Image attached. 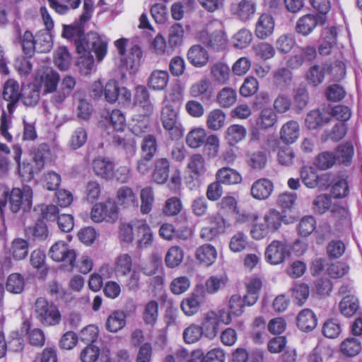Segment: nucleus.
<instances>
[{
	"label": "nucleus",
	"instance_id": "49",
	"mask_svg": "<svg viewBox=\"0 0 362 362\" xmlns=\"http://www.w3.org/2000/svg\"><path fill=\"white\" fill-rule=\"evenodd\" d=\"M199 297L197 295H192L184 298L181 302V309L187 316H192L197 313L200 308Z\"/></svg>",
	"mask_w": 362,
	"mask_h": 362
},
{
	"label": "nucleus",
	"instance_id": "55",
	"mask_svg": "<svg viewBox=\"0 0 362 362\" xmlns=\"http://www.w3.org/2000/svg\"><path fill=\"white\" fill-rule=\"evenodd\" d=\"M54 61L61 71L69 69L71 65V56L66 47H60L56 50Z\"/></svg>",
	"mask_w": 362,
	"mask_h": 362
},
{
	"label": "nucleus",
	"instance_id": "39",
	"mask_svg": "<svg viewBox=\"0 0 362 362\" xmlns=\"http://www.w3.org/2000/svg\"><path fill=\"white\" fill-rule=\"evenodd\" d=\"M339 308L344 316L352 317L359 308L358 300L353 295H347L340 301Z\"/></svg>",
	"mask_w": 362,
	"mask_h": 362
},
{
	"label": "nucleus",
	"instance_id": "25",
	"mask_svg": "<svg viewBox=\"0 0 362 362\" xmlns=\"http://www.w3.org/2000/svg\"><path fill=\"white\" fill-rule=\"evenodd\" d=\"M195 257L200 264L209 267L216 262L217 250L214 246L204 244L196 250Z\"/></svg>",
	"mask_w": 362,
	"mask_h": 362
},
{
	"label": "nucleus",
	"instance_id": "52",
	"mask_svg": "<svg viewBox=\"0 0 362 362\" xmlns=\"http://www.w3.org/2000/svg\"><path fill=\"white\" fill-rule=\"evenodd\" d=\"M158 303L152 300L148 301L144 306L143 312V320L146 324L153 325L158 319Z\"/></svg>",
	"mask_w": 362,
	"mask_h": 362
},
{
	"label": "nucleus",
	"instance_id": "40",
	"mask_svg": "<svg viewBox=\"0 0 362 362\" xmlns=\"http://www.w3.org/2000/svg\"><path fill=\"white\" fill-rule=\"evenodd\" d=\"M237 100L236 90L230 87H224L217 93L216 102L222 107L228 108Z\"/></svg>",
	"mask_w": 362,
	"mask_h": 362
},
{
	"label": "nucleus",
	"instance_id": "41",
	"mask_svg": "<svg viewBox=\"0 0 362 362\" xmlns=\"http://www.w3.org/2000/svg\"><path fill=\"white\" fill-rule=\"evenodd\" d=\"M141 206L140 211L142 214H149L153 206L155 195L151 187H145L140 192Z\"/></svg>",
	"mask_w": 362,
	"mask_h": 362
},
{
	"label": "nucleus",
	"instance_id": "5",
	"mask_svg": "<svg viewBox=\"0 0 362 362\" xmlns=\"http://www.w3.org/2000/svg\"><path fill=\"white\" fill-rule=\"evenodd\" d=\"M53 46L50 32L42 31L33 37L30 31H25L22 36V47L24 53L31 57L35 51L41 53L49 52Z\"/></svg>",
	"mask_w": 362,
	"mask_h": 362
},
{
	"label": "nucleus",
	"instance_id": "31",
	"mask_svg": "<svg viewBox=\"0 0 362 362\" xmlns=\"http://www.w3.org/2000/svg\"><path fill=\"white\" fill-rule=\"evenodd\" d=\"M126 318L124 311L115 310L107 317L105 327L110 332L116 333L125 327Z\"/></svg>",
	"mask_w": 362,
	"mask_h": 362
},
{
	"label": "nucleus",
	"instance_id": "63",
	"mask_svg": "<svg viewBox=\"0 0 362 362\" xmlns=\"http://www.w3.org/2000/svg\"><path fill=\"white\" fill-rule=\"evenodd\" d=\"M87 141V132L83 127H77L72 132L69 146L73 149H78L83 146Z\"/></svg>",
	"mask_w": 362,
	"mask_h": 362
},
{
	"label": "nucleus",
	"instance_id": "18",
	"mask_svg": "<svg viewBox=\"0 0 362 362\" xmlns=\"http://www.w3.org/2000/svg\"><path fill=\"white\" fill-rule=\"evenodd\" d=\"M92 168L97 177L105 180L112 179L114 164L109 159L102 157L95 158L92 162Z\"/></svg>",
	"mask_w": 362,
	"mask_h": 362
},
{
	"label": "nucleus",
	"instance_id": "38",
	"mask_svg": "<svg viewBox=\"0 0 362 362\" xmlns=\"http://www.w3.org/2000/svg\"><path fill=\"white\" fill-rule=\"evenodd\" d=\"M297 325L303 331H311L317 325V319L310 309H303L297 317Z\"/></svg>",
	"mask_w": 362,
	"mask_h": 362
},
{
	"label": "nucleus",
	"instance_id": "2",
	"mask_svg": "<svg viewBox=\"0 0 362 362\" xmlns=\"http://www.w3.org/2000/svg\"><path fill=\"white\" fill-rule=\"evenodd\" d=\"M289 223L283 213L272 208L263 214L259 222L252 225L250 235L253 239L260 240L279 231L283 224L287 225Z\"/></svg>",
	"mask_w": 362,
	"mask_h": 362
},
{
	"label": "nucleus",
	"instance_id": "20",
	"mask_svg": "<svg viewBox=\"0 0 362 362\" xmlns=\"http://www.w3.org/2000/svg\"><path fill=\"white\" fill-rule=\"evenodd\" d=\"M21 93L19 84L13 79L8 80L4 87L3 98L10 103L7 105L9 112H12L16 103L18 101Z\"/></svg>",
	"mask_w": 362,
	"mask_h": 362
},
{
	"label": "nucleus",
	"instance_id": "62",
	"mask_svg": "<svg viewBox=\"0 0 362 362\" xmlns=\"http://www.w3.org/2000/svg\"><path fill=\"white\" fill-rule=\"evenodd\" d=\"M354 155V148L350 144H345L338 147L337 160L339 163L348 165L351 163Z\"/></svg>",
	"mask_w": 362,
	"mask_h": 362
},
{
	"label": "nucleus",
	"instance_id": "58",
	"mask_svg": "<svg viewBox=\"0 0 362 362\" xmlns=\"http://www.w3.org/2000/svg\"><path fill=\"white\" fill-rule=\"evenodd\" d=\"M119 86L115 80H110L104 86L103 95L105 100L110 103H114L119 99Z\"/></svg>",
	"mask_w": 362,
	"mask_h": 362
},
{
	"label": "nucleus",
	"instance_id": "47",
	"mask_svg": "<svg viewBox=\"0 0 362 362\" xmlns=\"http://www.w3.org/2000/svg\"><path fill=\"white\" fill-rule=\"evenodd\" d=\"M185 36V30L180 23H175L169 29L168 43L175 48L182 45Z\"/></svg>",
	"mask_w": 362,
	"mask_h": 362
},
{
	"label": "nucleus",
	"instance_id": "42",
	"mask_svg": "<svg viewBox=\"0 0 362 362\" xmlns=\"http://www.w3.org/2000/svg\"><path fill=\"white\" fill-rule=\"evenodd\" d=\"M206 132L202 127H196L189 131L186 136V144L192 148L202 146L206 140Z\"/></svg>",
	"mask_w": 362,
	"mask_h": 362
},
{
	"label": "nucleus",
	"instance_id": "10",
	"mask_svg": "<svg viewBox=\"0 0 362 362\" xmlns=\"http://www.w3.org/2000/svg\"><path fill=\"white\" fill-rule=\"evenodd\" d=\"M32 198L33 190L29 186H24L22 189H13L9 195L11 210L16 213L21 208L30 209L32 205Z\"/></svg>",
	"mask_w": 362,
	"mask_h": 362
},
{
	"label": "nucleus",
	"instance_id": "33",
	"mask_svg": "<svg viewBox=\"0 0 362 362\" xmlns=\"http://www.w3.org/2000/svg\"><path fill=\"white\" fill-rule=\"evenodd\" d=\"M247 135L246 128L240 124L230 125L225 133V139L230 146H235L245 139Z\"/></svg>",
	"mask_w": 362,
	"mask_h": 362
},
{
	"label": "nucleus",
	"instance_id": "46",
	"mask_svg": "<svg viewBox=\"0 0 362 362\" xmlns=\"http://www.w3.org/2000/svg\"><path fill=\"white\" fill-rule=\"evenodd\" d=\"M210 85V81L207 78H202L191 86L190 94L194 98H209L211 93Z\"/></svg>",
	"mask_w": 362,
	"mask_h": 362
},
{
	"label": "nucleus",
	"instance_id": "22",
	"mask_svg": "<svg viewBox=\"0 0 362 362\" xmlns=\"http://www.w3.org/2000/svg\"><path fill=\"white\" fill-rule=\"evenodd\" d=\"M187 168L189 171V175L192 180L199 179L206 172L204 158L199 153L192 155L189 158Z\"/></svg>",
	"mask_w": 362,
	"mask_h": 362
},
{
	"label": "nucleus",
	"instance_id": "64",
	"mask_svg": "<svg viewBox=\"0 0 362 362\" xmlns=\"http://www.w3.org/2000/svg\"><path fill=\"white\" fill-rule=\"evenodd\" d=\"M316 221L311 216H306L301 218L298 225V232L301 236L310 235L315 229Z\"/></svg>",
	"mask_w": 362,
	"mask_h": 362
},
{
	"label": "nucleus",
	"instance_id": "21",
	"mask_svg": "<svg viewBox=\"0 0 362 362\" xmlns=\"http://www.w3.org/2000/svg\"><path fill=\"white\" fill-rule=\"evenodd\" d=\"M218 317L215 311H209L205 314L202 320L201 328L204 336L210 339H213L218 333Z\"/></svg>",
	"mask_w": 362,
	"mask_h": 362
},
{
	"label": "nucleus",
	"instance_id": "14",
	"mask_svg": "<svg viewBox=\"0 0 362 362\" xmlns=\"http://www.w3.org/2000/svg\"><path fill=\"white\" fill-rule=\"evenodd\" d=\"M331 71V66L327 64H314L305 72V78L312 87L317 88L322 84L325 76Z\"/></svg>",
	"mask_w": 362,
	"mask_h": 362
},
{
	"label": "nucleus",
	"instance_id": "59",
	"mask_svg": "<svg viewBox=\"0 0 362 362\" xmlns=\"http://www.w3.org/2000/svg\"><path fill=\"white\" fill-rule=\"evenodd\" d=\"M203 334L204 333L201 326L192 324L185 329L183 332V339L187 344H194L199 341Z\"/></svg>",
	"mask_w": 362,
	"mask_h": 362
},
{
	"label": "nucleus",
	"instance_id": "17",
	"mask_svg": "<svg viewBox=\"0 0 362 362\" xmlns=\"http://www.w3.org/2000/svg\"><path fill=\"white\" fill-rule=\"evenodd\" d=\"M274 26V18L269 14L263 13L256 23L255 35L259 39H266L273 33Z\"/></svg>",
	"mask_w": 362,
	"mask_h": 362
},
{
	"label": "nucleus",
	"instance_id": "23",
	"mask_svg": "<svg viewBox=\"0 0 362 362\" xmlns=\"http://www.w3.org/2000/svg\"><path fill=\"white\" fill-rule=\"evenodd\" d=\"M117 204L124 209H129L138 205L137 197L133 189L128 186L119 187L116 193Z\"/></svg>",
	"mask_w": 362,
	"mask_h": 362
},
{
	"label": "nucleus",
	"instance_id": "57",
	"mask_svg": "<svg viewBox=\"0 0 362 362\" xmlns=\"http://www.w3.org/2000/svg\"><path fill=\"white\" fill-rule=\"evenodd\" d=\"M21 95L23 103L26 106H34L39 101L40 91L35 85H29L23 90Z\"/></svg>",
	"mask_w": 362,
	"mask_h": 362
},
{
	"label": "nucleus",
	"instance_id": "30",
	"mask_svg": "<svg viewBox=\"0 0 362 362\" xmlns=\"http://www.w3.org/2000/svg\"><path fill=\"white\" fill-rule=\"evenodd\" d=\"M168 81V72L157 69L151 72L147 84L153 90H163L167 87Z\"/></svg>",
	"mask_w": 362,
	"mask_h": 362
},
{
	"label": "nucleus",
	"instance_id": "53",
	"mask_svg": "<svg viewBox=\"0 0 362 362\" xmlns=\"http://www.w3.org/2000/svg\"><path fill=\"white\" fill-rule=\"evenodd\" d=\"M132 259L127 253L120 254L115 261V270L117 273L122 276H127L132 270Z\"/></svg>",
	"mask_w": 362,
	"mask_h": 362
},
{
	"label": "nucleus",
	"instance_id": "54",
	"mask_svg": "<svg viewBox=\"0 0 362 362\" xmlns=\"http://www.w3.org/2000/svg\"><path fill=\"white\" fill-rule=\"evenodd\" d=\"M293 301L297 305H303L310 295L309 286L305 283L297 284L291 288Z\"/></svg>",
	"mask_w": 362,
	"mask_h": 362
},
{
	"label": "nucleus",
	"instance_id": "15",
	"mask_svg": "<svg viewBox=\"0 0 362 362\" xmlns=\"http://www.w3.org/2000/svg\"><path fill=\"white\" fill-rule=\"evenodd\" d=\"M257 2L255 0H241L231 6V12L243 22L249 21L255 15Z\"/></svg>",
	"mask_w": 362,
	"mask_h": 362
},
{
	"label": "nucleus",
	"instance_id": "12",
	"mask_svg": "<svg viewBox=\"0 0 362 362\" xmlns=\"http://www.w3.org/2000/svg\"><path fill=\"white\" fill-rule=\"evenodd\" d=\"M76 86L74 77L66 75L61 81L59 88L51 95L50 102L57 107H60L66 99L71 94Z\"/></svg>",
	"mask_w": 362,
	"mask_h": 362
},
{
	"label": "nucleus",
	"instance_id": "27",
	"mask_svg": "<svg viewBox=\"0 0 362 362\" xmlns=\"http://www.w3.org/2000/svg\"><path fill=\"white\" fill-rule=\"evenodd\" d=\"M134 105L141 108L146 115H149L153 110V106L150 100V95L144 86H137L135 90Z\"/></svg>",
	"mask_w": 362,
	"mask_h": 362
},
{
	"label": "nucleus",
	"instance_id": "51",
	"mask_svg": "<svg viewBox=\"0 0 362 362\" xmlns=\"http://www.w3.org/2000/svg\"><path fill=\"white\" fill-rule=\"evenodd\" d=\"M361 349V343L357 338L349 337L341 344V351L348 356H356Z\"/></svg>",
	"mask_w": 362,
	"mask_h": 362
},
{
	"label": "nucleus",
	"instance_id": "50",
	"mask_svg": "<svg viewBox=\"0 0 362 362\" xmlns=\"http://www.w3.org/2000/svg\"><path fill=\"white\" fill-rule=\"evenodd\" d=\"M25 286L23 276L18 273L10 274L6 282V289L12 293H21Z\"/></svg>",
	"mask_w": 362,
	"mask_h": 362
},
{
	"label": "nucleus",
	"instance_id": "1",
	"mask_svg": "<svg viewBox=\"0 0 362 362\" xmlns=\"http://www.w3.org/2000/svg\"><path fill=\"white\" fill-rule=\"evenodd\" d=\"M76 51L80 57L77 60V66L83 75H90L95 71L94 52L97 60L101 62L107 52V42L95 33H89L86 36H80L75 40Z\"/></svg>",
	"mask_w": 362,
	"mask_h": 362
},
{
	"label": "nucleus",
	"instance_id": "34",
	"mask_svg": "<svg viewBox=\"0 0 362 362\" xmlns=\"http://www.w3.org/2000/svg\"><path fill=\"white\" fill-rule=\"evenodd\" d=\"M211 74L214 82L224 85L229 82L230 72L229 66L222 62H218L211 67Z\"/></svg>",
	"mask_w": 362,
	"mask_h": 362
},
{
	"label": "nucleus",
	"instance_id": "35",
	"mask_svg": "<svg viewBox=\"0 0 362 362\" xmlns=\"http://www.w3.org/2000/svg\"><path fill=\"white\" fill-rule=\"evenodd\" d=\"M216 180L221 184L235 185L242 181L241 175L230 168H222L216 174Z\"/></svg>",
	"mask_w": 362,
	"mask_h": 362
},
{
	"label": "nucleus",
	"instance_id": "43",
	"mask_svg": "<svg viewBox=\"0 0 362 362\" xmlns=\"http://www.w3.org/2000/svg\"><path fill=\"white\" fill-rule=\"evenodd\" d=\"M226 114L221 109H214L206 117V126L213 131L221 129L225 124Z\"/></svg>",
	"mask_w": 362,
	"mask_h": 362
},
{
	"label": "nucleus",
	"instance_id": "11",
	"mask_svg": "<svg viewBox=\"0 0 362 362\" xmlns=\"http://www.w3.org/2000/svg\"><path fill=\"white\" fill-rule=\"evenodd\" d=\"M290 255L289 246L286 242L274 240L267 247L265 259L271 264H279Z\"/></svg>",
	"mask_w": 362,
	"mask_h": 362
},
{
	"label": "nucleus",
	"instance_id": "36",
	"mask_svg": "<svg viewBox=\"0 0 362 362\" xmlns=\"http://www.w3.org/2000/svg\"><path fill=\"white\" fill-rule=\"evenodd\" d=\"M245 158L246 163L252 169L261 170L266 166L267 156L262 151L252 152L247 149L245 152Z\"/></svg>",
	"mask_w": 362,
	"mask_h": 362
},
{
	"label": "nucleus",
	"instance_id": "7",
	"mask_svg": "<svg viewBox=\"0 0 362 362\" xmlns=\"http://www.w3.org/2000/svg\"><path fill=\"white\" fill-rule=\"evenodd\" d=\"M118 207L112 200L95 204L90 211V218L95 223H114L118 218Z\"/></svg>",
	"mask_w": 362,
	"mask_h": 362
},
{
	"label": "nucleus",
	"instance_id": "4",
	"mask_svg": "<svg viewBox=\"0 0 362 362\" xmlns=\"http://www.w3.org/2000/svg\"><path fill=\"white\" fill-rule=\"evenodd\" d=\"M179 107L167 103L161 108L160 119L163 129L173 140L184 135L185 129L179 118Z\"/></svg>",
	"mask_w": 362,
	"mask_h": 362
},
{
	"label": "nucleus",
	"instance_id": "29",
	"mask_svg": "<svg viewBox=\"0 0 362 362\" xmlns=\"http://www.w3.org/2000/svg\"><path fill=\"white\" fill-rule=\"evenodd\" d=\"M141 218H133L129 222L121 223L118 229V237L120 241L126 243H132L134 240L136 222H140Z\"/></svg>",
	"mask_w": 362,
	"mask_h": 362
},
{
	"label": "nucleus",
	"instance_id": "44",
	"mask_svg": "<svg viewBox=\"0 0 362 362\" xmlns=\"http://www.w3.org/2000/svg\"><path fill=\"white\" fill-rule=\"evenodd\" d=\"M277 121V115L275 112L269 107L262 110L256 124L260 129H268L272 127Z\"/></svg>",
	"mask_w": 362,
	"mask_h": 362
},
{
	"label": "nucleus",
	"instance_id": "48",
	"mask_svg": "<svg viewBox=\"0 0 362 362\" xmlns=\"http://www.w3.org/2000/svg\"><path fill=\"white\" fill-rule=\"evenodd\" d=\"M112 142L122 148L126 153L129 156H133L136 149V142L134 139V137L131 134L129 136H126L122 137L119 135H115L113 136Z\"/></svg>",
	"mask_w": 362,
	"mask_h": 362
},
{
	"label": "nucleus",
	"instance_id": "16",
	"mask_svg": "<svg viewBox=\"0 0 362 362\" xmlns=\"http://www.w3.org/2000/svg\"><path fill=\"white\" fill-rule=\"evenodd\" d=\"M325 17L313 14H307L300 17L296 23V32L304 35H308L313 32L318 23H325Z\"/></svg>",
	"mask_w": 362,
	"mask_h": 362
},
{
	"label": "nucleus",
	"instance_id": "19",
	"mask_svg": "<svg viewBox=\"0 0 362 362\" xmlns=\"http://www.w3.org/2000/svg\"><path fill=\"white\" fill-rule=\"evenodd\" d=\"M273 189V183L269 180L261 178L252 185L250 194L257 200H265L271 195Z\"/></svg>",
	"mask_w": 362,
	"mask_h": 362
},
{
	"label": "nucleus",
	"instance_id": "32",
	"mask_svg": "<svg viewBox=\"0 0 362 362\" xmlns=\"http://www.w3.org/2000/svg\"><path fill=\"white\" fill-rule=\"evenodd\" d=\"M170 172V161L167 158H158L155 162V168L153 173V180L158 184H164Z\"/></svg>",
	"mask_w": 362,
	"mask_h": 362
},
{
	"label": "nucleus",
	"instance_id": "61",
	"mask_svg": "<svg viewBox=\"0 0 362 362\" xmlns=\"http://www.w3.org/2000/svg\"><path fill=\"white\" fill-rule=\"evenodd\" d=\"M182 209V202L177 197L168 198L163 206V214L168 216L177 215Z\"/></svg>",
	"mask_w": 362,
	"mask_h": 362
},
{
	"label": "nucleus",
	"instance_id": "3",
	"mask_svg": "<svg viewBox=\"0 0 362 362\" xmlns=\"http://www.w3.org/2000/svg\"><path fill=\"white\" fill-rule=\"evenodd\" d=\"M198 39L212 49L220 51L227 47L228 40L220 21L209 22L197 33Z\"/></svg>",
	"mask_w": 362,
	"mask_h": 362
},
{
	"label": "nucleus",
	"instance_id": "8",
	"mask_svg": "<svg viewBox=\"0 0 362 362\" xmlns=\"http://www.w3.org/2000/svg\"><path fill=\"white\" fill-rule=\"evenodd\" d=\"M59 79V74L52 68L42 66L37 73L35 82L43 93L52 95L57 90Z\"/></svg>",
	"mask_w": 362,
	"mask_h": 362
},
{
	"label": "nucleus",
	"instance_id": "24",
	"mask_svg": "<svg viewBox=\"0 0 362 362\" xmlns=\"http://www.w3.org/2000/svg\"><path fill=\"white\" fill-rule=\"evenodd\" d=\"M300 179L303 183L310 189H314L317 187L320 180H328V175L320 176L315 169L310 166H304L300 172Z\"/></svg>",
	"mask_w": 362,
	"mask_h": 362
},
{
	"label": "nucleus",
	"instance_id": "9",
	"mask_svg": "<svg viewBox=\"0 0 362 362\" xmlns=\"http://www.w3.org/2000/svg\"><path fill=\"white\" fill-rule=\"evenodd\" d=\"M48 255L54 262H64L71 267L75 266L76 253L63 240L57 241L52 245L49 248Z\"/></svg>",
	"mask_w": 362,
	"mask_h": 362
},
{
	"label": "nucleus",
	"instance_id": "37",
	"mask_svg": "<svg viewBox=\"0 0 362 362\" xmlns=\"http://www.w3.org/2000/svg\"><path fill=\"white\" fill-rule=\"evenodd\" d=\"M29 243L23 238H15L11 243L9 254L16 260L24 259L28 255Z\"/></svg>",
	"mask_w": 362,
	"mask_h": 362
},
{
	"label": "nucleus",
	"instance_id": "13",
	"mask_svg": "<svg viewBox=\"0 0 362 362\" xmlns=\"http://www.w3.org/2000/svg\"><path fill=\"white\" fill-rule=\"evenodd\" d=\"M153 233L146 219L141 218L136 222L134 240L136 247L140 250L150 247L153 243Z\"/></svg>",
	"mask_w": 362,
	"mask_h": 362
},
{
	"label": "nucleus",
	"instance_id": "45",
	"mask_svg": "<svg viewBox=\"0 0 362 362\" xmlns=\"http://www.w3.org/2000/svg\"><path fill=\"white\" fill-rule=\"evenodd\" d=\"M249 245V239L245 233L241 231L235 233L229 241V249L232 252L239 253L244 251Z\"/></svg>",
	"mask_w": 362,
	"mask_h": 362
},
{
	"label": "nucleus",
	"instance_id": "60",
	"mask_svg": "<svg viewBox=\"0 0 362 362\" xmlns=\"http://www.w3.org/2000/svg\"><path fill=\"white\" fill-rule=\"evenodd\" d=\"M336 156L329 151H324L320 153L315 161L316 167L325 170L332 168L336 163Z\"/></svg>",
	"mask_w": 362,
	"mask_h": 362
},
{
	"label": "nucleus",
	"instance_id": "26",
	"mask_svg": "<svg viewBox=\"0 0 362 362\" xmlns=\"http://www.w3.org/2000/svg\"><path fill=\"white\" fill-rule=\"evenodd\" d=\"M187 59L193 66L202 67L208 63L209 56L204 47L199 45H195L188 50Z\"/></svg>",
	"mask_w": 362,
	"mask_h": 362
},
{
	"label": "nucleus",
	"instance_id": "56",
	"mask_svg": "<svg viewBox=\"0 0 362 362\" xmlns=\"http://www.w3.org/2000/svg\"><path fill=\"white\" fill-rule=\"evenodd\" d=\"M183 257L184 252L182 250L177 246H173L168 250L165 255V262L168 267L174 268L181 264Z\"/></svg>",
	"mask_w": 362,
	"mask_h": 362
},
{
	"label": "nucleus",
	"instance_id": "28",
	"mask_svg": "<svg viewBox=\"0 0 362 362\" xmlns=\"http://www.w3.org/2000/svg\"><path fill=\"white\" fill-rule=\"evenodd\" d=\"M299 131V125L297 122L288 121L280 129V139L285 144H293L298 139Z\"/></svg>",
	"mask_w": 362,
	"mask_h": 362
},
{
	"label": "nucleus",
	"instance_id": "6",
	"mask_svg": "<svg viewBox=\"0 0 362 362\" xmlns=\"http://www.w3.org/2000/svg\"><path fill=\"white\" fill-rule=\"evenodd\" d=\"M36 318L45 326H54L61 321V314L57 307L44 298H38L35 303Z\"/></svg>",
	"mask_w": 362,
	"mask_h": 362
}]
</instances>
